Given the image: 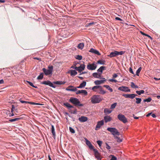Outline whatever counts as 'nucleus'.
I'll return each instance as SVG.
<instances>
[{
    "mask_svg": "<svg viewBox=\"0 0 160 160\" xmlns=\"http://www.w3.org/2000/svg\"><path fill=\"white\" fill-rule=\"evenodd\" d=\"M111 118L109 116H106L104 117V120H111Z\"/></svg>",
    "mask_w": 160,
    "mask_h": 160,
    "instance_id": "37998d69",
    "label": "nucleus"
},
{
    "mask_svg": "<svg viewBox=\"0 0 160 160\" xmlns=\"http://www.w3.org/2000/svg\"><path fill=\"white\" fill-rule=\"evenodd\" d=\"M94 23L93 22L89 23H88V24L87 25V27L90 26L91 25L93 24Z\"/></svg>",
    "mask_w": 160,
    "mask_h": 160,
    "instance_id": "6e6d98bb",
    "label": "nucleus"
},
{
    "mask_svg": "<svg viewBox=\"0 0 160 160\" xmlns=\"http://www.w3.org/2000/svg\"><path fill=\"white\" fill-rule=\"evenodd\" d=\"M118 118L119 120H127V119L124 115L122 114H119L118 115Z\"/></svg>",
    "mask_w": 160,
    "mask_h": 160,
    "instance_id": "aec40b11",
    "label": "nucleus"
},
{
    "mask_svg": "<svg viewBox=\"0 0 160 160\" xmlns=\"http://www.w3.org/2000/svg\"><path fill=\"white\" fill-rule=\"evenodd\" d=\"M107 130L108 131L111 132L114 136L119 135L120 133L118 130L115 128H108Z\"/></svg>",
    "mask_w": 160,
    "mask_h": 160,
    "instance_id": "20e7f679",
    "label": "nucleus"
},
{
    "mask_svg": "<svg viewBox=\"0 0 160 160\" xmlns=\"http://www.w3.org/2000/svg\"><path fill=\"white\" fill-rule=\"evenodd\" d=\"M104 112L106 114H109L112 112V110L109 108H105L104 110Z\"/></svg>",
    "mask_w": 160,
    "mask_h": 160,
    "instance_id": "a878e982",
    "label": "nucleus"
},
{
    "mask_svg": "<svg viewBox=\"0 0 160 160\" xmlns=\"http://www.w3.org/2000/svg\"><path fill=\"white\" fill-rule=\"evenodd\" d=\"M41 83L42 84L48 85L49 86L54 88H56L55 86L49 80L43 81L42 82H41Z\"/></svg>",
    "mask_w": 160,
    "mask_h": 160,
    "instance_id": "6e6552de",
    "label": "nucleus"
},
{
    "mask_svg": "<svg viewBox=\"0 0 160 160\" xmlns=\"http://www.w3.org/2000/svg\"><path fill=\"white\" fill-rule=\"evenodd\" d=\"M118 90L125 92H128L130 91V90L126 86H121L118 88Z\"/></svg>",
    "mask_w": 160,
    "mask_h": 160,
    "instance_id": "1a4fd4ad",
    "label": "nucleus"
},
{
    "mask_svg": "<svg viewBox=\"0 0 160 160\" xmlns=\"http://www.w3.org/2000/svg\"><path fill=\"white\" fill-rule=\"evenodd\" d=\"M75 58L78 60H81L82 59V56L81 55H77L75 57Z\"/></svg>",
    "mask_w": 160,
    "mask_h": 160,
    "instance_id": "a19ab883",
    "label": "nucleus"
},
{
    "mask_svg": "<svg viewBox=\"0 0 160 160\" xmlns=\"http://www.w3.org/2000/svg\"><path fill=\"white\" fill-rule=\"evenodd\" d=\"M117 51H114L113 52H111L110 54L108 55V56L111 58L116 57L117 56Z\"/></svg>",
    "mask_w": 160,
    "mask_h": 160,
    "instance_id": "f3484780",
    "label": "nucleus"
},
{
    "mask_svg": "<svg viewBox=\"0 0 160 160\" xmlns=\"http://www.w3.org/2000/svg\"><path fill=\"white\" fill-rule=\"evenodd\" d=\"M141 70H142V67H140L137 70L136 72V75L137 76H139V74L140 73V72H141Z\"/></svg>",
    "mask_w": 160,
    "mask_h": 160,
    "instance_id": "e433bc0d",
    "label": "nucleus"
},
{
    "mask_svg": "<svg viewBox=\"0 0 160 160\" xmlns=\"http://www.w3.org/2000/svg\"><path fill=\"white\" fill-rule=\"evenodd\" d=\"M69 101L76 106L82 107L83 104L80 103L79 100L76 98L71 97L69 99Z\"/></svg>",
    "mask_w": 160,
    "mask_h": 160,
    "instance_id": "f03ea898",
    "label": "nucleus"
},
{
    "mask_svg": "<svg viewBox=\"0 0 160 160\" xmlns=\"http://www.w3.org/2000/svg\"><path fill=\"white\" fill-rule=\"evenodd\" d=\"M109 81L111 82H118V81L117 80L113 79H109Z\"/></svg>",
    "mask_w": 160,
    "mask_h": 160,
    "instance_id": "8fccbe9b",
    "label": "nucleus"
},
{
    "mask_svg": "<svg viewBox=\"0 0 160 160\" xmlns=\"http://www.w3.org/2000/svg\"><path fill=\"white\" fill-rule=\"evenodd\" d=\"M117 55H122L124 54L125 53V51H117Z\"/></svg>",
    "mask_w": 160,
    "mask_h": 160,
    "instance_id": "ea45409f",
    "label": "nucleus"
},
{
    "mask_svg": "<svg viewBox=\"0 0 160 160\" xmlns=\"http://www.w3.org/2000/svg\"><path fill=\"white\" fill-rule=\"evenodd\" d=\"M97 67V65L95 62H93L91 64L89 63L87 65V68L89 70H95Z\"/></svg>",
    "mask_w": 160,
    "mask_h": 160,
    "instance_id": "423d86ee",
    "label": "nucleus"
},
{
    "mask_svg": "<svg viewBox=\"0 0 160 160\" xmlns=\"http://www.w3.org/2000/svg\"><path fill=\"white\" fill-rule=\"evenodd\" d=\"M106 80H97L94 81V82L95 85H100L102 83L104 82Z\"/></svg>",
    "mask_w": 160,
    "mask_h": 160,
    "instance_id": "412c9836",
    "label": "nucleus"
},
{
    "mask_svg": "<svg viewBox=\"0 0 160 160\" xmlns=\"http://www.w3.org/2000/svg\"><path fill=\"white\" fill-rule=\"evenodd\" d=\"M102 98L99 95H94L91 98V102L93 104L99 103L102 100Z\"/></svg>",
    "mask_w": 160,
    "mask_h": 160,
    "instance_id": "f257e3e1",
    "label": "nucleus"
},
{
    "mask_svg": "<svg viewBox=\"0 0 160 160\" xmlns=\"http://www.w3.org/2000/svg\"><path fill=\"white\" fill-rule=\"evenodd\" d=\"M53 83L55 84H56L57 85H62L64 84L65 83V82H62V81H55L53 82Z\"/></svg>",
    "mask_w": 160,
    "mask_h": 160,
    "instance_id": "393cba45",
    "label": "nucleus"
},
{
    "mask_svg": "<svg viewBox=\"0 0 160 160\" xmlns=\"http://www.w3.org/2000/svg\"><path fill=\"white\" fill-rule=\"evenodd\" d=\"M70 112L72 113L76 114L77 113V110L76 109H74V110H70Z\"/></svg>",
    "mask_w": 160,
    "mask_h": 160,
    "instance_id": "49530a36",
    "label": "nucleus"
},
{
    "mask_svg": "<svg viewBox=\"0 0 160 160\" xmlns=\"http://www.w3.org/2000/svg\"><path fill=\"white\" fill-rule=\"evenodd\" d=\"M71 75L72 76H74L77 74V72L75 70H71L70 72Z\"/></svg>",
    "mask_w": 160,
    "mask_h": 160,
    "instance_id": "c85d7f7f",
    "label": "nucleus"
},
{
    "mask_svg": "<svg viewBox=\"0 0 160 160\" xmlns=\"http://www.w3.org/2000/svg\"><path fill=\"white\" fill-rule=\"evenodd\" d=\"M101 89L100 91V93H102V94H104L106 93V92L103 90H102V88H101Z\"/></svg>",
    "mask_w": 160,
    "mask_h": 160,
    "instance_id": "603ef678",
    "label": "nucleus"
},
{
    "mask_svg": "<svg viewBox=\"0 0 160 160\" xmlns=\"http://www.w3.org/2000/svg\"><path fill=\"white\" fill-rule=\"evenodd\" d=\"M85 66L84 64L81 65L79 67H77L75 66H72L71 68L75 69L76 70L78 71L79 72H81L84 69Z\"/></svg>",
    "mask_w": 160,
    "mask_h": 160,
    "instance_id": "39448f33",
    "label": "nucleus"
},
{
    "mask_svg": "<svg viewBox=\"0 0 160 160\" xmlns=\"http://www.w3.org/2000/svg\"><path fill=\"white\" fill-rule=\"evenodd\" d=\"M4 82V81L3 79H1L0 80V84H3Z\"/></svg>",
    "mask_w": 160,
    "mask_h": 160,
    "instance_id": "680f3d73",
    "label": "nucleus"
},
{
    "mask_svg": "<svg viewBox=\"0 0 160 160\" xmlns=\"http://www.w3.org/2000/svg\"><path fill=\"white\" fill-rule=\"evenodd\" d=\"M78 120H88V118L87 117L82 116L78 118Z\"/></svg>",
    "mask_w": 160,
    "mask_h": 160,
    "instance_id": "4c0bfd02",
    "label": "nucleus"
},
{
    "mask_svg": "<svg viewBox=\"0 0 160 160\" xmlns=\"http://www.w3.org/2000/svg\"><path fill=\"white\" fill-rule=\"evenodd\" d=\"M129 71L131 73L133 74H134V73L133 72V71L132 69V68L131 67H130L129 68Z\"/></svg>",
    "mask_w": 160,
    "mask_h": 160,
    "instance_id": "5fc2aeb1",
    "label": "nucleus"
},
{
    "mask_svg": "<svg viewBox=\"0 0 160 160\" xmlns=\"http://www.w3.org/2000/svg\"><path fill=\"white\" fill-rule=\"evenodd\" d=\"M23 117L20 116L19 118H16L13 119H10L9 120H18L19 119H23L25 120V118H23Z\"/></svg>",
    "mask_w": 160,
    "mask_h": 160,
    "instance_id": "58836bf2",
    "label": "nucleus"
},
{
    "mask_svg": "<svg viewBox=\"0 0 160 160\" xmlns=\"http://www.w3.org/2000/svg\"><path fill=\"white\" fill-rule=\"evenodd\" d=\"M66 89L68 91H72L73 92H76L78 91L77 88L74 87V86H69L67 88H66Z\"/></svg>",
    "mask_w": 160,
    "mask_h": 160,
    "instance_id": "4468645a",
    "label": "nucleus"
},
{
    "mask_svg": "<svg viewBox=\"0 0 160 160\" xmlns=\"http://www.w3.org/2000/svg\"><path fill=\"white\" fill-rule=\"evenodd\" d=\"M136 103H137V104H139L141 103V101H142V99L141 98H136Z\"/></svg>",
    "mask_w": 160,
    "mask_h": 160,
    "instance_id": "473e14b6",
    "label": "nucleus"
},
{
    "mask_svg": "<svg viewBox=\"0 0 160 160\" xmlns=\"http://www.w3.org/2000/svg\"><path fill=\"white\" fill-rule=\"evenodd\" d=\"M92 76L95 78L100 79L102 78L101 75L99 73L94 72L92 74Z\"/></svg>",
    "mask_w": 160,
    "mask_h": 160,
    "instance_id": "dca6fc26",
    "label": "nucleus"
},
{
    "mask_svg": "<svg viewBox=\"0 0 160 160\" xmlns=\"http://www.w3.org/2000/svg\"><path fill=\"white\" fill-rule=\"evenodd\" d=\"M69 130L72 133H75L74 130L71 127H70L69 128Z\"/></svg>",
    "mask_w": 160,
    "mask_h": 160,
    "instance_id": "c03bdc74",
    "label": "nucleus"
},
{
    "mask_svg": "<svg viewBox=\"0 0 160 160\" xmlns=\"http://www.w3.org/2000/svg\"><path fill=\"white\" fill-rule=\"evenodd\" d=\"M27 82L30 86H32V84H33L32 82L28 81H27Z\"/></svg>",
    "mask_w": 160,
    "mask_h": 160,
    "instance_id": "052dcab7",
    "label": "nucleus"
},
{
    "mask_svg": "<svg viewBox=\"0 0 160 160\" xmlns=\"http://www.w3.org/2000/svg\"><path fill=\"white\" fill-rule=\"evenodd\" d=\"M89 51L99 56L101 55L100 53L98 52V51L93 48H91Z\"/></svg>",
    "mask_w": 160,
    "mask_h": 160,
    "instance_id": "2eb2a0df",
    "label": "nucleus"
},
{
    "mask_svg": "<svg viewBox=\"0 0 160 160\" xmlns=\"http://www.w3.org/2000/svg\"><path fill=\"white\" fill-rule=\"evenodd\" d=\"M80 93L84 94V95H87L88 92L86 90H78L76 92V94H78Z\"/></svg>",
    "mask_w": 160,
    "mask_h": 160,
    "instance_id": "a211bd4d",
    "label": "nucleus"
},
{
    "mask_svg": "<svg viewBox=\"0 0 160 160\" xmlns=\"http://www.w3.org/2000/svg\"><path fill=\"white\" fill-rule=\"evenodd\" d=\"M104 121H100L98 122L96 126L95 129L98 130L104 124Z\"/></svg>",
    "mask_w": 160,
    "mask_h": 160,
    "instance_id": "ddd939ff",
    "label": "nucleus"
},
{
    "mask_svg": "<svg viewBox=\"0 0 160 160\" xmlns=\"http://www.w3.org/2000/svg\"><path fill=\"white\" fill-rule=\"evenodd\" d=\"M48 158L49 160H52L50 157V155H48Z\"/></svg>",
    "mask_w": 160,
    "mask_h": 160,
    "instance_id": "774afa93",
    "label": "nucleus"
},
{
    "mask_svg": "<svg viewBox=\"0 0 160 160\" xmlns=\"http://www.w3.org/2000/svg\"><path fill=\"white\" fill-rule=\"evenodd\" d=\"M94 152V155L97 160H101V154L98 152V151L96 149H93V150Z\"/></svg>",
    "mask_w": 160,
    "mask_h": 160,
    "instance_id": "0eeeda50",
    "label": "nucleus"
},
{
    "mask_svg": "<svg viewBox=\"0 0 160 160\" xmlns=\"http://www.w3.org/2000/svg\"><path fill=\"white\" fill-rule=\"evenodd\" d=\"M131 86L132 88H138V87L135 84L134 82H131Z\"/></svg>",
    "mask_w": 160,
    "mask_h": 160,
    "instance_id": "f704fd0d",
    "label": "nucleus"
},
{
    "mask_svg": "<svg viewBox=\"0 0 160 160\" xmlns=\"http://www.w3.org/2000/svg\"><path fill=\"white\" fill-rule=\"evenodd\" d=\"M122 96L126 98H129L131 99L134 98L136 96H138L136 94H123Z\"/></svg>",
    "mask_w": 160,
    "mask_h": 160,
    "instance_id": "9d476101",
    "label": "nucleus"
},
{
    "mask_svg": "<svg viewBox=\"0 0 160 160\" xmlns=\"http://www.w3.org/2000/svg\"><path fill=\"white\" fill-rule=\"evenodd\" d=\"M19 101L22 103H25L26 104L29 103L31 104L34 105H42V104H40L39 103H35V102H28V101H23L21 98H20L19 99Z\"/></svg>",
    "mask_w": 160,
    "mask_h": 160,
    "instance_id": "9b49d317",
    "label": "nucleus"
},
{
    "mask_svg": "<svg viewBox=\"0 0 160 160\" xmlns=\"http://www.w3.org/2000/svg\"><path fill=\"white\" fill-rule=\"evenodd\" d=\"M86 84V81H84L82 82L81 83L80 85V87H82V88H84Z\"/></svg>",
    "mask_w": 160,
    "mask_h": 160,
    "instance_id": "7c9ffc66",
    "label": "nucleus"
},
{
    "mask_svg": "<svg viewBox=\"0 0 160 160\" xmlns=\"http://www.w3.org/2000/svg\"><path fill=\"white\" fill-rule=\"evenodd\" d=\"M106 148L107 149L109 150L111 148L110 146L107 143H106Z\"/></svg>",
    "mask_w": 160,
    "mask_h": 160,
    "instance_id": "864d4df0",
    "label": "nucleus"
},
{
    "mask_svg": "<svg viewBox=\"0 0 160 160\" xmlns=\"http://www.w3.org/2000/svg\"><path fill=\"white\" fill-rule=\"evenodd\" d=\"M84 47V44L83 43L81 42L79 43L78 45L77 48L78 49L82 50Z\"/></svg>",
    "mask_w": 160,
    "mask_h": 160,
    "instance_id": "b1692460",
    "label": "nucleus"
},
{
    "mask_svg": "<svg viewBox=\"0 0 160 160\" xmlns=\"http://www.w3.org/2000/svg\"><path fill=\"white\" fill-rule=\"evenodd\" d=\"M5 2V0H0V2L2 3H4Z\"/></svg>",
    "mask_w": 160,
    "mask_h": 160,
    "instance_id": "0e129e2a",
    "label": "nucleus"
},
{
    "mask_svg": "<svg viewBox=\"0 0 160 160\" xmlns=\"http://www.w3.org/2000/svg\"><path fill=\"white\" fill-rule=\"evenodd\" d=\"M111 160H116L117 159V158L114 155H111Z\"/></svg>",
    "mask_w": 160,
    "mask_h": 160,
    "instance_id": "de8ad7c7",
    "label": "nucleus"
},
{
    "mask_svg": "<svg viewBox=\"0 0 160 160\" xmlns=\"http://www.w3.org/2000/svg\"><path fill=\"white\" fill-rule=\"evenodd\" d=\"M116 138L117 139V142H122V139L116 136Z\"/></svg>",
    "mask_w": 160,
    "mask_h": 160,
    "instance_id": "3c124183",
    "label": "nucleus"
},
{
    "mask_svg": "<svg viewBox=\"0 0 160 160\" xmlns=\"http://www.w3.org/2000/svg\"><path fill=\"white\" fill-rule=\"evenodd\" d=\"M103 87L107 88V89L108 90H109L111 92H112L113 91L112 89L111 88V87L109 85H103Z\"/></svg>",
    "mask_w": 160,
    "mask_h": 160,
    "instance_id": "cd10ccee",
    "label": "nucleus"
},
{
    "mask_svg": "<svg viewBox=\"0 0 160 160\" xmlns=\"http://www.w3.org/2000/svg\"><path fill=\"white\" fill-rule=\"evenodd\" d=\"M99 88H102V86H101L97 85L92 87V90L93 91H96L95 90V89H97Z\"/></svg>",
    "mask_w": 160,
    "mask_h": 160,
    "instance_id": "2f4dec72",
    "label": "nucleus"
},
{
    "mask_svg": "<svg viewBox=\"0 0 160 160\" xmlns=\"http://www.w3.org/2000/svg\"><path fill=\"white\" fill-rule=\"evenodd\" d=\"M152 100V98L150 97H149L147 99H145L143 100L144 102H149L151 101Z\"/></svg>",
    "mask_w": 160,
    "mask_h": 160,
    "instance_id": "79ce46f5",
    "label": "nucleus"
},
{
    "mask_svg": "<svg viewBox=\"0 0 160 160\" xmlns=\"http://www.w3.org/2000/svg\"><path fill=\"white\" fill-rule=\"evenodd\" d=\"M63 104L64 105L66 106L67 108H68L69 110L70 109V108H74L73 106L72 105H71L68 102L64 103Z\"/></svg>",
    "mask_w": 160,
    "mask_h": 160,
    "instance_id": "5701e85b",
    "label": "nucleus"
},
{
    "mask_svg": "<svg viewBox=\"0 0 160 160\" xmlns=\"http://www.w3.org/2000/svg\"><path fill=\"white\" fill-rule=\"evenodd\" d=\"M118 77V75L116 73H114L112 77L113 78H115Z\"/></svg>",
    "mask_w": 160,
    "mask_h": 160,
    "instance_id": "bf43d9fd",
    "label": "nucleus"
},
{
    "mask_svg": "<svg viewBox=\"0 0 160 160\" xmlns=\"http://www.w3.org/2000/svg\"><path fill=\"white\" fill-rule=\"evenodd\" d=\"M86 140V143L87 145L89 147L90 149L93 150L94 149V146L92 144L91 142L88 140L86 138L85 139Z\"/></svg>",
    "mask_w": 160,
    "mask_h": 160,
    "instance_id": "f8f14e48",
    "label": "nucleus"
},
{
    "mask_svg": "<svg viewBox=\"0 0 160 160\" xmlns=\"http://www.w3.org/2000/svg\"><path fill=\"white\" fill-rule=\"evenodd\" d=\"M106 67L104 66H101L98 69L97 71L101 75L102 73L103 70H105Z\"/></svg>",
    "mask_w": 160,
    "mask_h": 160,
    "instance_id": "6ab92c4d",
    "label": "nucleus"
},
{
    "mask_svg": "<svg viewBox=\"0 0 160 160\" xmlns=\"http://www.w3.org/2000/svg\"><path fill=\"white\" fill-rule=\"evenodd\" d=\"M5 8L3 7H0V10H4Z\"/></svg>",
    "mask_w": 160,
    "mask_h": 160,
    "instance_id": "69168bd1",
    "label": "nucleus"
},
{
    "mask_svg": "<svg viewBox=\"0 0 160 160\" xmlns=\"http://www.w3.org/2000/svg\"><path fill=\"white\" fill-rule=\"evenodd\" d=\"M151 115H152V117H153L154 118H155L156 117V115L155 114L153 113V114H152Z\"/></svg>",
    "mask_w": 160,
    "mask_h": 160,
    "instance_id": "e2e57ef3",
    "label": "nucleus"
},
{
    "mask_svg": "<svg viewBox=\"0 0 160 160\" xmlns=\"http://www.w3.org/2000/svg\"><path fill=\"white\" fill-rule=\"evenodd\" d=\"M15 107L14 105H12V110H11L12 112L13 110H15Z\"/></svg>",
    "mask_w": 160,
    "mask_h": 160,
    "instance_id": "4d7b16f0",
    "label": "nucleus"
},
{
    "mask_svg": "<svg viewBox=\"0 0 160 160\" xmlns=\"http://www.w3.org/2000/svg\"><path fill=\"white\" fill-rule=\"evenodd\" d=\"M105 61L104 60H98L97 62V63L101 65L105 64Z\"/></svg>",
    "mask_w": 160,
    "mask_h": 160,
    "instance_id": "bb28decb",
    "label": "nucleus"
},
{
    "mask_svg": "<svg viewBox=\"0 0 160 160\" xmlns=\"http://www.w3.org/2000/svg\"><path fill=\"white\" fill-rule=\"evenodd\" d=\"M48 69L45 68H43L42 69L45 74L48 76L52 74V72L53 70V67L52 66H49L48 67Z\"/></svg>",
    "mask_w": 160,
    "mask_h": 160,
    "instance_id": "7ed1b4c3",
    "label": "nucleus"
},
{
    "mask_svg": "<svg viewBox=\"0 0 160 160\" xmlns=\"http://www.w3.org/2000/svg\"><path fill=\"white\" fill-rule=\"evenodd\" d=\"M115 19L116 20H119V21H122V20L120 18H119V17H116L115 18Z\"/></svg>",
    "mask_w": 160,
    "mask_h": 160,
    "instance_id": "13d9d810",
    "label": "nucleus"
},
{
    "mask_svg": "<svg viewBox=\"0 0 160 160\" xmlns=\"http://www.w3.org/2000/svg\"><path fill=\"white\" fill-rule=\"evenodd\" d=\"M153 78L156 81H158V80H160V78H156L155 77L154 78Z\"/></svg>",
    "mask_w": 160,
    "mask_h": 160,
    "instance_id": "338daca9",
    "label": "nucleus"
},
{
    "mask_svg": "<svg viewBox=\"0 0 160 160\" xmlns=\"http://www.w3.org/2000/svg\"><path fill=\"white\" fill-rule=\"evenodd\" d=\"M145 91L143 90H141L140 91H136V93L139 95H141L142 94H143Z\"/></svg>",
    "mask_w": 160,
    "mask_h": 160,
    "instance_id": "72a5a7b5",
    "label": "nucleus"
},
{
    "mask_svg": "<svg viewBox=\"0 0 160 160\" xmlns=\"http://www.w3.org/2000/svg\"><path fill=\"white\" fill-rule=\"evenodd\" d=\"M43 77V73L41 72L40 73V75L38 76L37 78V79L38 80H41Z\"/></svg>",
    "mask_w": 160,
    "mask_h": 160,
    "instance_id": "c756f323",
    "label": "nucleus"
},
{
    "mask_svg": "<svg viewBox=\"0 0 160 160\" xmlns=\"http://www.w3.org/2000/svg\"><path fill=\"white\" fill-rule=\"evenodd\" d=\"M116 105L117 103L116 102L114 103L113 104H112L110 108L111 109H113L114 108H115Z\"/></svg>",
    "mask_w": 160,
    "mask_h": 160,
    "instance_id": "a18cd8bd",
    "label": "nucleus"
},
{
    "mask_svg": "<svg viewBox=\"0 0 160 160\" xmlns=\"http://www.w3.org/2000/svg\"><path fill=\"white\" fill-rule=\"evenodd\" d=\"M97 143L98 145H99V147H100L101 146L102 144V141L100 140H98L97 141Z\"/></svg>",
    "mask_w": 160,
    "mask_h": 160,
    "instance_id": "09e8293b",
    "label": "nucleus"
},
{
    "mask_svg": "<svg viewBox=\"0 0 160 160\" xmlns=\"http://www.w3.org/2000/svg\"><path fill=\"white\" fill-rule=\"evenodd\" d=\"M140 32L143 35H144V36H147V37H148L151 40H152V38L150 36H149V35H148L146 34H145V33H144L143 32H142V31H141Z\"/></svg>",
    "mask_w": 160,
    "mask_h": 160,
    "instance_id": "c9c22d12",
    "label": "nucleus"
},
{
    "mask_svg": "<svg viewBox=\"0 0 160 160\" xmlns=\"http://www.w3.org/2000/svg\"><path fill=\"white\" fill-rule=\"evenodd\" d=\"M51 132L52 134L53 137L55 138L56 136V133L54 126L53 125H52L51 126Z\"/></svg>",
    "mask_w": 160,
    "mask_h": 160,
    "instance_id": "4be33fe9",
    "label": "nucleus"
}]
</instances>
